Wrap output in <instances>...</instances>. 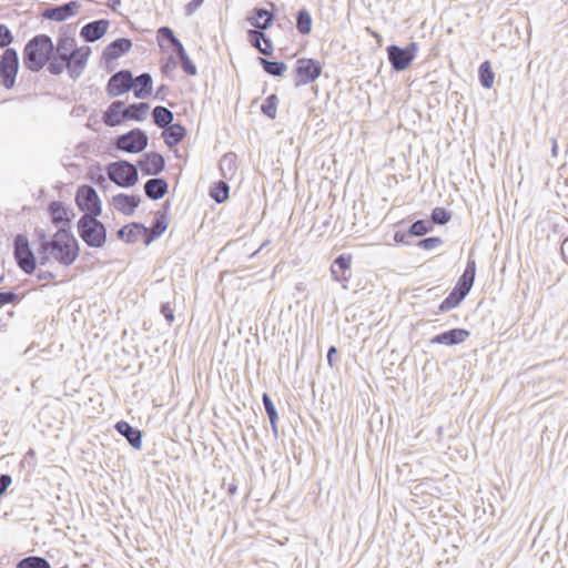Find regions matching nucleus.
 Masks as SVG:
<instances>
[{"mask_svg": "<svg viewBox=\"0 0 568 568\" xmlns=\"http://www.w3.org/2000/svg\"><path fill=\"white\" fill-rule=\"evenodd\" d=\"M36 235L40 265H44L50 258H53L63 266H70L78 258L79 243L69 230L61 227L52 236H48L42 230H36Z\"/></svg>", "mask_w": 568, "mask_h": 568, "instance_id": "obj_1", "label": "nucleus"}, {"mask_svg": "<svg viewBox=\"0 0 568 568\" xmlns=\"http://www.w3.org/2000/svg\"><path fill=\"white\" fill-rule=\"evenodd\" d=\"M54 53L52 39L47 34H37L24 45L22 58L26 69L39 72L51 60Z\"/></svg>", "mask_w": 568, "mask_h": 568, "instance_id": "obj_2", "label": "nucleus"}, {"mask_svg": "<svg viewBox=\"0 0 568 568\" xmlns=\"http://www.w3.org/2000/svg\"><path fill=\"white\" fill-rule=\"evenodd\" d=\"M98 216H81L78 221V233L90 247L100 248L106 242V229Z\"/></svg>", "mask_w": 568, "mask_h": 568, "instance_id": "obj_3", "label": "nucleus"}, {"mask_svg": "<svg viewBox=\"0 0 568 568\" xmlns=\"http://www.w3.org/2000/svg\"><path fill=\"white\" fill-rule=\"evenodd\" d=\"M108 176L121 187H131L139 180V172L134 164L128 161H119L109 164Z\"/></svg>", "mask_w": 568, "mask_h": 568, "instance_id": "obj_4", "label": "nucleus"}, {"mask_svg": "<svg viewBox=\"0 0 568 568\" xmlns=\"http://www.w3.org/2000/svg\"><path fill=\"white\" fill-rule=\"evenodd\" d=\"M19 67L17 50L7 48L0 55V80L6 89H12L14 87Z\"/></svg>", "mask_w": 568, "mask_h": 568, "instance_id": "obj_5", "label": "nucleus"}, {"mask_svg": "<svg viewBox=\"0 0 568 568\" xmlns=\"http://www.w3.org/2000/svg\"><path fill=\"white\" fill-rule=\"evenodd\" d=\"M77 205L84 212L82 216H99L102 212L100 197L91 185H81L75 195Z\"/></svg>", "mask_w": 568, "mask_h": 568, "instance_id": "obj_6", "label": "nucleus"}, {"mask_svg": "<svg viewBox=\"0 0 568 568\" xmlns=\"http://www.w3.org/2000/svg\"><path fill=\"white\" fill-rule=\"evenodd\" d=\"M14 258L18 266L26 273L32 274L37 268V260L34 253L30 248L28 237L18 234L14 237Z\"/></svg>", "mask_w": 568, "mask_h": 568, "instance_id": "obj_7", "label": "nucleus"}, {"mask_svg": "<svg viewBox=\"0 0 568 568\" xmlns=\"http://www.w3.org/2000/svg\"><path fill=\"white\" fill-rule=\"evenodd\" d=\"M418 45L416 42H410L407 47L400 48L392 44L387 48V58L392 68L399 72L409 67L416 57Z\"/></svg>", "mask_w": 568, "mask_h": 568, "instance_id": "obj_8", "label": "nucleus"}, {"mask_svg": "<svg viewBox=\"0 0 568 568\" xmlns=\"http://www.w3.org/2000/svg\"><path fill=\"white\" fill-rule=\"evenodd\" d=\"M149 138L141 129H133L115 139V148L128 153H140L146 149Z\"/></svg>", "mask_w": 568, "mask_h": 568, "instance_id": "obj_9", "label": "nucleus"}, {"mask_svg": "<svg viewBox=\"0 0 568 568\" xmlns=\"http://www.w3.org/2000/svg\"><path fill=\"white\" fill-rule=\"evenodd\" d=\"M295 85H306L314 82L322 73V65L314 59L301 58L295 63Z\"/></svg>", "mask_w": 568, "mask_h": 568, "instance_id": "obj_10", "label": "nucleus"}, {"mask_svg": "<svg viewBox=\"0 0 568 568\" xmlns=\"http://www.w3.org/2000/svg\"><path fill=\"white\" fill-rule=\"evenodd\" d=\"M133 85V75L129 70H121L114 73L108 82L106 91L111 98L129 92Z\"/></svg>", "mask_w": 568, "mask_h": 568, "instance_id": "obj_11", "label": "nucleus"}, {"mask_svg": "<svg viewBox=\"0 0 568 568\" xmlns=\"http://www.w3.org/2000/svg\"><path fill=\"white\" fill-rule=\"evenodd\" d=\"M90 53V47H81L65 61V68L72 79H78L82 74Z\"/></svg>", "mask_w": 568, "mask_h": 568, "instance_id": "obj_12", "label": "nucleus"}, {"mask_svg": "<svg viewBox=\"0 0 568 568\" xmlns=\"http://www.w3.org/2000/svg\"><path fill=\"white\" fill-rule=\"evenodd\" d=\"M138 164L144 175H158L164 170L165 160L161 154L150 152L145 153Z\"/></svg>", "mask_w": 568, "mask_h": 568, "instance_id": "obj_13", "label": "nucleus"}, {"mask_svg": "<svg viewBox=\"0 0 568 568\" xmlns=\"http://www.w3.org/2000/svg\"><path fill=\"white\" fill-rule=\"evenodd\" d=\"M80 7V2L73 0L61 6H54L45 9L42 16L49 20L64 21L69 17L74 16Z\"/></svg>", "mask_w": 568, "mask_h": 568, "instance_id": "obj_14", "label": "nucleus"}, {"mask_svg": "<svg viewBox=\"0 0 568 568\" xmlns=\"http://www.w3.org/2000/svg\"><path fill=\"white\" fill-rule=\"evenodd\" d=\"M469 335V331L465 328H452L434 336L430 343L453 346L464 343Z\"/></svg>", "mask_w": 568, "mask_h": 568, "instance_id": "obj_15", "label": "nucleus"}, {"mask_svg": "<svg viewBox=\"0 0 568 568\" xmlns=\"http://www.w3.org/2000/svg\"><path fill=\"white\" fill-rule=\"evenodd\" d=\"M109 26L110 21L105 19L89 22L82 27L80 36L87 42H95L106 33Z\"/></svg>", "mask_w": 568, "mask_h": 568, "instance_id": "obj_16", "label": "nucleus"}, {"mask_svg": "<svg viewBox=\"0 0 568 568\" xmlns=\"http://www.w3.org/2000/svg\"><path fill=\"white\" fill-rule=\"evenodd\" d=\"M141 202L140 196L120 193L112 199L114 209L124 215H132Z\"/></svg>", "mask_w": 568, "mask_h": 568, "instance_id": "obj_17", "label": "nucleus"}, {"mask_svg": "<svg viewBox=\"0 0 568 568\" xmlns=\"http://www.w3.org/2000/svg\"><path fill=\"white\" fill-rule=\"evenodd\" d=\"M149 229L139 223H131L123 227H121L116 235L120 240L125 241L126 243H135L140 241V239L144 240V235H148Z\"/></svg>", "mask_w": 568, "mask_h": 568, "instance_id": "obj_18", "label": "nucleus"}, {"mask_svg": "<svg viewBox=\"0 0 568 568\" xmlns=\"http://www.w3.org/2000/svg\"><path fill=\"white\" fill-rule=\"evenodd\" d=\"M131 48H132V41L130 39L119 38V39L112 41L104 49L103 58L106 61L115 60V59L120 58L121 55H123L124 53H126L128 51H130Z\"/></svg>", "mask_w": 568, "mask_h": 568, "instance_id": "obj_19", "label": "nucleus"}, {"mask_svg": "<svg viewBox=\"0 0 568 568\" xmlns=\"http://www.w3.org/2000/svg\"><path fill=\"white\" fill-rule=\"evenodd\" d=\"M115 429L122 436H124L128 443L135 449H140L142 446V433L132 427L129 423L120 420L115 424Z\"/></svg>", "mask_w": 568, "mask_h": 568, "instance_id": "obj_20", "label": "nucleus"}, {"mask_svg": "<svg viewBox=\"0 0 568 568\" xmlns=\"http://www.w3.org/2000/svg\"><path fill=\"white\" fill-rule=\"evenodd\" d=\"M169 184L164 179L153 178L145 182L144 192L151 200H160L168 193Z\"/></svg>", "mask_w": 568, "mask_h": 568, "instance_id": "obj_21", "label": "nucleus"}, {"mask_svg": "<svg viewBox=\"0 0 568 568\" xmlns=\"http://www.w3.org/2000/svg\"><path fill=\"white\" fill-rule=\"evenodd\" d=\"M247 21L257 30H267L273 24L274 14L264 8H255L253 16L247 18Z\"/></svg>", "mask_w": 568, "mask_h": 568, "instance_id": "obj_22", "label": "nucleus"}, {"mask_svg": "<svg viewBox=\"0 0 568 568\" xmlns=\"http://www.w3.org/2000/svg\"><path fill=\"white\" fill-rule=\"evenodd\" d=\"M476 276V263L473 260L467 262L466 268L463 275L459 277L455 288L462 292L467 296L469 291L473 287L474 281Z\"/></svg>", "mask_w": 568, "mask_h": 568, "instance_id": "obj_23", "label": "nucleus"}, {"mask_svg": "<svg viewBox=\"0 0 568 568\" xmlns=\"http://www.w3.org/2000/svg\"><path fill=\"white\" fill-rule=\"evenodd\" d=\"M152 77L150 73H142L133 79L132 90L136 99H144L152 93Z\"/></svg>", "mask_w": 568, "mask_h": 568, "instance_id": "obj_24", "label": "nucleus"}, {"mask_svg": "<svg viewBox=\"0 0 568 568\" xmlns=\"http://www.w3.org/2000/svg\"><path fill=\"white\" fill-rule=\"evenodd\" d=\"M163 130L162 135L169 148L179 144L186 135V129L180 123H171Z\"/></svg>", "mask_w": 568, "mask_h": 568, "instance_id": "obj_25", "label": "nucleus"}, {"mask_svg": "<svg viewBox=\"0 0 568 568\" xmlns=\"http://www.w3.org/2000/svg\"><path fill=\"white\" fill-rule=\"evenodd\" d=\"M77 47V41L74 38L61 36L58 39L57 47H54L55 55L60 58L62 61H67L73 52H75L79 48Z\"/></svg>", "mask_w": 568, "mask_h": 568, "instance_id": "obj_26", "label": "nucleus"}, {"mask_svg": "<svg viewBox=\"0 0 568 568\" xmlns=\"http://www.w3.org/2000/svg\"><path fill=\"white\" fill-rule=\"evenodd\" d=\"M168 229V222L165 214H162L160 212L156 213V216L152 223V227L149 229L148 235H144L143 243L145 245H150L152 241H154L156 237L161 236L165 230Z\"/></svg>", "mask_w": 568, "mask_h": 568, "instance_id": "obj_27", "label": "nucleus"}, {"mask_svg": "<svg viewBox=\"0 0 568 568\" xmlns=\"http://www.w3.org/2000/svg\"><path fill=\"white\" fill-rule=\"evenodd\" d=\"M124 103L122 101H114L110 104L104 112L103 122L109 126H116L122 122V111Z\"/></svg>", "mask_w": 568, "mask_h": 568, "instance_id": "obj_28", "label": "nucleus"}, {"mask_svg": "<svg viewBox=\"0 0 568 568\" xmlns=\"http://www.w3.org/2000/svg\"><path fill=\"white\" fill-rule=\"evenodd\" d=\"M149 109L150 105L146 102L133 103L123 109L122 118L143 121L146 118Z\"/></svg>", "mask_w": 568, "mask_h": 568, "instance_id": "obj_29", "label": "nucleus"}, {"mask_svg": "<svg viewBox=\"0 0 568 568\" xmlns=\"http://www.w3.org/2000/svg\"><path fill=\"white\" fill-rule=\"evenodd\" d=\"M236 154L233 152L224 154L220 160V170L223 178L231 180L236 173Z\"/></svg>", "mask_w": 568, "mask_h": 568, "instance_id": "obj_30", "label": "nucleus"}, {"mask_svg": "<svg viewBox=\"0 0 568 568\" xmlns=\"http://www.w3.org/2000/svg\"><path fill=\"white\" fill-rule=\"evenodd\" d=\"M153 122L161 129H165L173 121V112L165 106L158 105L152 111Z\"/></svg>", "mask_w": 568, "mask_h": 568, "instance_id": "obj_31", "label": "nucleus"}, {"mask_svg": "<svg viewBox=\"0 0 568 568\" xmlns=\"http://www.w3.org/2000/svg\"><path fill=\"white\" fill-rule=\"evenodd\" d=\"M49 211H50L53 224L68 223L70 221L69 211L63 205L62 202H58V201L52 202L49 205Z\"/></svg>", "mask_w": 568, "mask_h": 568, "instance_id": "obj_32", "label": "nucleus"}, {"mask_svg": "<svg viewBox=\"0 0 568 568\" xmlns=\"http://www.w3.org/2000/svg\"><path fill=\"white\" fill-rule=\"evenodd\" d=\"M262 402H263L265 412H266V414L268 416V419H270V423H271V427H272V432H273L274 436L277 437L278 436V430H277V419H278V416H277V412H276V408L274 406V403H273V400L271 399V397L266 393L263 394Z\"/></svg>", "mask_w": 568, "mask_h": 568, "instance_id": "obj_33", "label": "nucleus"}, {"mask_svg": "<svg viewBox=\"0 0 568 568\" xmlns=\"http://www.w3.org/2000/svg\"><path fill=\"white\" fill-rule=\"evenodd\" d=\"M258 62L266 73L274 77H282L287 69L284 62L270 61L265 58H258Z\"/></svg>", "mask_w": 568, "mask_h": 568, "instance_id": "obj_34", "label": "nucleus"}, {"mask_svg": "<svg viewBox=\"0 0 568 568\" xmlns=\"http://www.w3.org/2000/svg\"><path fill=\"white\" fill-rule=\"evenodd\" d=\"M465 297V294H463L462 292L454 287V290L448 294V296L440 303L439 311L448 312L457 307Z\"/></svg>", "mask_w": 568, "mask_h": 568, "instance_id": "obj_35", "label": "nucleus"}, {"mask_svg": "<svg viewBox=\"0 0 568 568\" xmlns=\"http://www.w3.org/2000/svg\"><path fill=\"white\" fill-rule=\"evenodd\" d=\"M479 82L485 89H490L494 84L495 74L489 61H485L478 69Z\"/></svg>", "mask_w": 568, "mask_h": 568, "instance_id": "obj_36", "label": "nucleus"}, {"mask_svg": "<svg viewBox=\"0 0 568 568\" xmlns=\"http://www.w3.org/2000/svg\"><path fill=\"white\" fill-rule=\"evenodd\" d=\"M351 267V256H346L344 254L337 256L335 260H334V263L331 267V273H332V276L333 278L336 281V282H339L342 281V276L338 274V272H345L347 271L348 268Z\"/></svg>", "mask_w": 568, "mask_h": 568, "instance_id": "obj_37", "label": "nucleus"}, {"mask_svg": "<svg viewBox=\"0 0 568 568\" xmlns=\"http://www.w3.org/2000/svg\"><path fill=\"white\" fill-rule=\"evenodd\" d=\"M296 28L301 34H308L312 30V17L306 9L297 12Z\"/></svg>", "mask_w": 568, "mask_h": 568, "instance_id": "obj_38", "label": "nucleus"}, {"mask_svg": "<svg viewBox=\"0 0 568 568\" xmlns=\"http://www.w3.org/2000/svg\"><path fill=\"white\" fill-rule=\"evenodd\" d=\"M229 191H230V186L226 182L224 181H219L212 189H211V192H210V195L211 197L216 202V203H223L224 201L227 200L229 197Z\"/></svg>", "mask_w": 568, "mask_h": 568, "instance_id": "obj_39", "label": "nucleus"}, {"mask_svg": "<svg viewBox=\"0 0 568 568\" xmlns=\"http://www.w3.org/2000/svg\"><path fill=\"white\" fill-rule=\"evenodd\" d=\"M50 564L42 557L30 556L21 559L17 564V568H50Z\"/></svg>", "mask_w": 568, "mask_h": 568, "instance_id": "obj_40", "label": "nucleus"}, {"mask_svg": "<svg viewBox=\"0 0 568 568\" xmlns=\"http://www.w3.org/2000/svg\"><path fill=\"white\" fill-rule=\"evenodd\" d=\"M433 229L432 226V223L426 221V220H418V221H415L409 230H408V234L410 236H423L425 234H427L428 232H430Z\"/></svg>", "mask_w": 568, "mask_h": 568, "instance_id": "obj_41", "label": "nucleus"}, {"mask_svg": "<svg viewBox=\"0 0 568 568\" xmlns=\"http://www.w3.org/2000/svg\"><path fill=\"white\" fill-rule=\"evenodd\" d=\"M261 110L267 118L275 119L277 111V97L275 94L268 95L262 104Z\"/></svg>", "mask_w": 568, "mask_h": 568, "instance_id": "obj_42", "label": "nucleus"}, {"mask_svg": "<svg viewBox=\"0 0 568 568\" xmlns=\"http://www.w3.org/2000/svg\"><path fill=\"white\" fill-rule=\"evenodd\" d=\"M450 213L445 210L444 207H435L433 211H432V215H430V219H432V223L434 224H438V225H444L446 223H448L450 221Z\"/></svg>", "mask_w": 568, "mask_h": 568, "instance_id": "obj_43", "label": "nucleus"}, {"mask_svg": "<svg viewBox=\"0 0 568 568\" xmlns=\"http://www.w3.org/2000/svg\"><path fill=\"white\" fill-rule=\"evenodd\" d=\"M14 38L10 29L6 24H0V49L10 48Z\"/></svg>", "mask_w": 568, "mask_h": 568, "instance_id": "obj_44", "label": "nucleus"}, {"mask_svg": "<svg viewBox=\"0 0 568 568\" xmlns=\"http://www.w3.org/2000/svg\"><path fill=\"white\" fill-rule=\"evenodd\" d=\"M48 71L53 75H59L63 72L65 68V61L60 60L58 55L51 58L48 62Z\"/></svg>", "mask_w": 568, "mask_h": 568, "instance_id": "obj_45", "label": "nucleus"}, {"mask_svg": "<svg viewBox=\"0 0 568 568\" xmlns=\"http://www.w3.org/2000/svg\"><path fill=\"white\" fill-rule=\"evenodd\" d=\"M443 244V240L438 236H432L418 241L417 246L422 250L430 251Z\"/></svg>", "mask_w": 568, "mask_h": 568, "instance_id": "obj_46", "label": "nucleus"}, {"mask_svg": "<svg viewBox=\"0 0 568 568\" xmlns=\"http://www.w3.org/2000/svg\"><path fill=\"white\" fill-rule=\"evenodd\" d=\"M263 31L264 30H255V29L247 31L252 47L256 48L258 51H260V48L262 47L261 41H264V39L266 38V34Z\"/></svg>", "mask_w": 568, "mask_h": 568, "instance_id": "obj_47", "label": "nucleus"}, {"mask_svg": "<svg viewBox=\"0 0 568 568\" xmlns=\"http://www.w3.org/2000/svg\"><path fill=\"white\" fill-rule=\"evenodd\" d=\"M182 70L189 75H195L197 70L195 64L189 58V55H184L180 59Z\"/></svg>", "mask_w": 568, "mask_h": 568, "instance_id": "obj_48", "label": "nucleus"}, {"mask_svg": "<svg viewBox=\"0 0 568 568\" xmlns=\"http://www.w3.org/2000/svg\"><path fill=\"white\" fill-rule=\"evenodd\" d=\"M18 300V294L13 292H0V308L7 304H14Z\"/></svg>", "mask_w": 568, "mask_h": 568, "instance_id": "obj_49", "label": "nucleus"}, {"mask_svg": "<svg viewBox=\"0 0 568 568\" xmlns=\"http://www.w3.org/2000/svg\"><path fill=\"white\" fill-rule=\"evenodd\" d=\"M161 313L165 317L169 324H172L174 321V311L171 307L170 303H163L161 305Z\"/></svg>", "mask_w": 568, "mask_h": 568, "instance_id": "obj_50", "label": "nucleus"}, {"mask_svg": "<svg viewBox=\"0 0 568 568\" xmlns=\"http://www.w3.org/2000/svg\"><path fill=\"white\" fill-rule=\"evenodd\" d=\"M158 32L163 39L170 41L171 43L178 40V38L174 36V32L169 27H161Z\"/></svg>", "mask_w": 568, "mask_h": 568, "instance_id": "obj_51", "label": "nucleus"}, {"mask_svg": "<svg viewBox=\"0 0 568 568\" xmlns=\"http://www.w3.org/2000/svg\"><path fill=\"white\" fill-rule=\"evenodd\" d=\"M203 1L204 0H191L185 7L186 14H193L202 6Z\"/></svg>", "mask_w": 568, "mask_h": 568, "instance_id": "obj_52", "label": "nucleus"}, {"mask_svg": "<svg viewBox=\"0 0 568 568\" xmlns=\"http://www.w3.org/2000/svg\"><path fill=\"white\" fill-rule=\"evenodd\" d=\"M11 477L7 474L0 475V496L6 493L11 484Z\"/></svg>", "mask_w": 568, "mask_h": 568, "instance_id": "obj_53", "label": "nucleus"}, {"mask_svg": "<svg viewBox=\"0 0 568 568\" xmlns=\"http://www.w3.org/2000/svg\"><path fill=\"white\" fill-rule=\"evenodd\" d=\"M264 45L260 48V52L264 55H271L273 52V44L270 38H265L263 41Z\"/></svg>", "mask_w": 568, "mask_h": 568, "instance_id": "obj_54", "label": "nucleus"}, {"mask_svg": "<svg viewBox=\"0 0 568 568\" xmlns=\"http://www.w3.org/2000/svg\"><path fill=\"white\" fill-rule=\"evenodd\" d=\"M179 59H181L182 57L186 55V52L184 50V47L182 44V42L178 39L175 40L173 43H172Z\"/></svg>", "mask_w": 568, "mask_h": 568, "instance_id": "obj_55", "label": "nucleus"}, {"mask_svg": "<svg viewBox=\"0 0 568 568\" xmlns=\"http://www.w3.org/2000/svg\"><path fill=\"white\" fill-rule=\"evenodd\" d=\"M410 236L408 233H404V232H396L394 234V241L396 243H399V244H409L407 242V237Z\"/></svg>", "mask_w": 568, "mask_h": 568, "instance_id": "obj_56", "label": "nucleus"}, {"mask_svg": "<svg viewBox=\"0 0 568 568\" xmlns=\"http://www.w3.org/2000/svg\"><path fill=\"white\" fill-rule=\"evenodd\" d=\"M37 277L40 281H49V280L54 278V274L49 271H39V273L37 274Z\"/></svg>", "mask_w": 568, "mask_h": 568, "instance_id": "obj_57", "label": "nucleus"}, {"mask_svg": "<svg viewBox=\"0 0 568 568\" xmlns=\"http://www.w3.org/2000/svg\"><path fill=\"white\" fill-rule=\"evenodd\" d=\"M336 354H337V348L335 346H331L327 352V362L331 367H333V365H334L333 358H334V355H336Z\"/></svg>", "mask_w": 568, "mask_h": 568, "instance_id": "obj_58", "label": "nucleus"}, {"mask_svg": "<svg viewBox=\"0 0 568 568\" xmlns=\"http://www.w3.org/2000/svg\"><path fill=\"white\" fill-rule=\"evenodd\" d=\"M168 91H169V88L166 85L162 84L161 87L158 88L155 98L164 100V97Z\"/></svg>", "mask_w": 568, "mask_h": 568, "instance_id": "obj_59", "label": "nucleus"}, {"mask_svg": "<svg viewBox=\"0 0 568 568\" xmlns=\"http://www.w3.org/2000/svg\"><path fill=\"white\" fill-rule=\"evenodd\" d=\"M562 258L568 263V237L561 244Z\"/></svg>", "mask_w": 568, "mask_h": 568, "instance_id": "obj_60", "label": "nucleus"}, {"mask_svg": "<svg viewBox=\"0 0 568 568\" xmlns=\"http://www.w3.org/2000/svg\"><path fill=\"white\" fill-rule=\"evenodd\" d=\"M121 4V0H108V7L115 10Z\"/></svg>", "mask_w": 568, "mask_h": 568, "instance_id": "obj_61", "label": "nucleus"}, {"mask_svg": "<svg viewBox=\"0 0 568 568\" xmlns=\"http://www.w3.org/2000/svg\"><path fill=\"white\" fill-rule=\"evenodd\" d=\"M227 490H229V494H230V495H234V494L236 493V490H237V486H236V485H234V484H231V485L229 486V489H227Z\"/></svg>", "mask_w": 568, "mask_h": 568, "instance_id": "obj_62", "label": "nucleus"}, {"mask_svg": "<svg viewBox=\"0 0 568 568\" xmlns=\"http://www.w3.org/2000/svg\"><path fill=\"white\" fill-rule=\"evenodd\" d=\"M267 243H268V242L263 243V244L260 246V248L256 251V253H257V252H260L261 250H263V247H264V246H266V245H267Z\"/></svg>", "mask_w": 568, "mask_h": 568, "instance_id": "obj_63", "label": "nucleus"}, {"mask_svg": "<svg viewBox=\"0 0 568 568\" xmlns=\"http://www.w3.org/2000/svg\"><path fill=\"white\" fill-rule=\"evenodd\" d=\"M3 280H4V275L2 274V275H0V283L3 282Z\"/></svg>", "mask_w": 568, "mask_h": 568, "instance_id": "obj_64", "label": "nucleus"}]
</instances>
